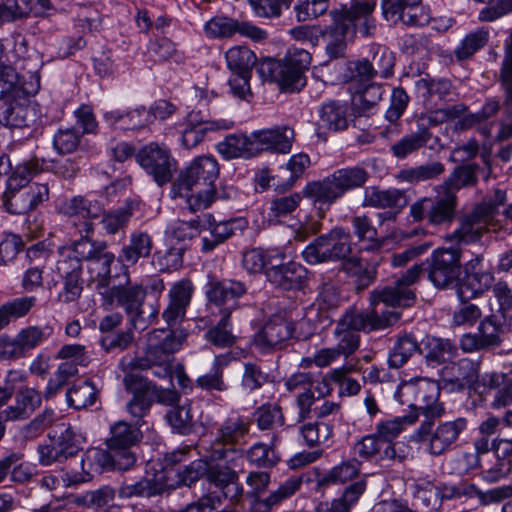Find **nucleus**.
Returning <instances> with one entry per match:
<instances>
[{
	"mask_svg": "<svg viewBox=\"0 0 512 512\" xmlns=\"http://www.w3.org/2000/svg\"><path fill=\"white\" fill-rule=\"evenodd\" d=\"M219 177V165L212 156L196 157L173 183V197L186 198L191 212L208 208L215 199V181Z\"/></svg>",
	"mask_w": 512,
	"mask_h": 512,
	"instance_id": "f257e3e1",
	"label": "nucleus"
},
{
	"mask_svg": "<svg viewBox=\"0 0 512 512\" xmlns=\"http://www.w3.org/2000/svg\"><path fill=\"white\" fill-rule=\"evenodd\" d=\"M370 310H347L338 320L333 335L336 341L335 349L340 356L348 357L354 354L360 345L358 332L382 330L392 326L400 319V313L392 310L379 311L371 306Z\"/></svg>",
	"mask_w": 512,
	"mask_h": 512,
	"instance_id": "f03ea898",
	"label": "nucleus"
},
{
	"mask_svg": "<svg viewBox=\"0 0 512 512\" xmlns=\"http://www.w3.org/2000/svg\"><path fill=\"white\" fill-rule=\"evenodd\" d=\"M444 414V405L428 410L426 417L421 420L419 427L411 435L412 442L423 444L426 451L434 457L442 456L452 450L468 425L464 417L440 421Z\"/></svg>",
	"mask_w": 512,
	"mask_h": 512,
	"instance_id": "7ed1b4c3",
	"label": "nucleus"
},
{
	"mask_svg": "<svg viewBox=\"0 0 512 512\" xmlns=\"http://www.w3.org/2000/svg\"><path fill=\"white\" fill-rule=\"evenodd\" d=\"M123 281L113 284L112 289L104 296L102 304L111 307L115 303L122 307L131 319L135 329L144 330L157 317L158 308L153 304H146V289L141 284L128 285L130 276L128 266L121 264Z\"/></svg>",
	"mask_w": 512,
	"mask_h": 512,
	"instance_id": "20e7f679",
	"label": "nucleus"
},
{
	"mask_svg": "<svg viewBox=\"0 0 512 512\" xmlns=\"http://www.w3.org/2000/svg\"><path fill=\"white\" fill-rule=\"evenodd\" d=\"M279 131L258 130L250 134L246 132L230 134L216 145V150L225 160L250 158L270 146L283 153L289 152L290 138L282 136Z\"/></svg>",
	"mask_w": 512,
	"mask_h": 512,
	"instance_id": "39448f33",
	"label": "nucleus"
},
{
	"mask_svg": "<svg viewBox=\"0 0 512 512\" xmlns=\"http://www.w3.org/2000/svg\"><path fill=\"white\" fill-rule=\"evenodd\" d=\"M49 444L37 447L38 461L42 466L63 463L83 450L85 437L69 423L61 422L49 434Z\"/></svg>",
	"mask_w": 512,
	"mask_h": 512,
	"instance_id": "423d86ee",
	"label": "nucleus"
},
{
	"mask_svg": "<svg viewBox=\"0 0 512 512\" xmlns=\"http://www.w3.org/2000/svg\"><path fill=\"white\" fill-rule=\"evenodd\" d=\"M352 252L351 235L343 227H334L329 232L314 238L301 252L309 265L337 262Z\"/></svg>",
	"mask_w": 512,
	"mask_h": 512,
	"instance_id": "0eeeda50",
	"label": "nucleus"
},
{
	"mask_svg": "<svg viewBox=\"0 0 512 512\" xmlns=\"http://www.w3.org/2000/svg\"><path fill=\"white\" fill-rule=\"evenodd\" d=\"M437 194L432 197H422L410 206V215L415 221L426 220L428 224L449 226L457 214L458 198L456 193L437 187Z\"/></svg>",
	"mask_w": 512,
	"mask_h": 512,
	"instance_id": "6e6552de",
	"label": "nucleus"
},
{
	"mask_svg": "<svg viewBox=\"0 0 512 512\" xmlns=\"http://www.w3.org/2000/svg\"><path fill=\"white\" fill-rule=\"evenodd\" d=\"M499 109V103L489 100L482 108L481 113H468V107L462 103L453 106L428 111L419 116L417 120L418 128H429L438 125H460V128H469L479 124L482 120L495 115Z\"/></svg>",
	"mask_w": 512,
	"mask_h": 512,
	"instance_id": "1a4fd4ad",
	"label": "nucleus"
},
{
	"mask_svg": "<svg viewBox=\"0 0 512 512\" xmlns=\"http://www.w3.org/2000/svg\"><path fill=\"white\" fill-rule=\"evenodd\" d=\"M426 271L425 264H414L393 285L375 289L370 294V306L377 308L380 303L391 307L407 308L414 305L416 295L410 288Z\"/></svg>",
	"mask_w": 512,
	"mask_h": 512,
	"instance_id": "9d476101",
	"label": "nucleus"
},
{
	"mask_svg": "<svg viewBox=\"0 0 512 512\" xmlns=\"http://www.w3.org/2000/svg\"><path fill=\"white\" fill-rule=\"evenodd\" d=\"M137 163L162 187L171 182L178 169V162L165 145L152 142L135 155Z\"/></svg>",
	"mask_w": 512,
	"mask_h": 512,
	"instance_id": "9b49d317",
	"label": "nucleus"
},
{
	"mask_svg": "<svg viewBox=\"0 0 512 512\" xmlns=\"http://www.w3.org/2000/svg\"><path fill=\"white\" fill-rule=\"evenodd\" d=\"M376 3L374 0H352L349 7L330 11L332 20L340 22L345 30L354 35L359 33L363 37H372L377 30L376 20L373 16Z\"/></svg>",
	"mask_w": 512,
	"mask_h": 512,
	"instance_id": "f8f14e48",
	"label": "nucleus"
},
{
	"mask_svg": "<svg viewBox=\"0 0 512 512\" xmlns=\"http://www.w3.org/2000/svg\"><path fill=\"white\" fill-rule=\"evenodd\" d=\"M428 279L439 289H445L459 280L461 274V250L438 248L426 260Z\"/></svg>",
	"mask_w": 512,
	"mask_h": 512,
	"instance_id": "ddd939ff",
	"label": "nucleus"
},
{
	"mask_svg": "<svg viewBox=\"0 0 512 512\" xmlns=\"http://www.w3.org/2000/svg\"><path fill=\"white\" fill-rule=\"evenodd\" d=\"M249 430L250 423L242 416L225 419L211 443L210 460H227L231 454L236 452L235 446L244 441Z\"/></svg>",
	"mask_w": 512,
	"mask_h": 512,
	"instance_id": "4468645a",
	"label": "nucleus"
},
{
	"mask_svg": "<svg viewBox=\"0 0 512 512\" xmlns=\"http://www.w3.org/2000/svg\"><path fill=\"white\" fill-rule=\"evenodd\" d=\"M487 208L474 207L459 219L458 227L445 236L447 242L456 245H469L481 241L484 233L490 231Z\"/></svg>",
	"mask_w": 512,
	"mask_h": 512,
	"instance_id": "2eb2a0df",
	"label": "nucleus"
},
{
	"mask_svg": "<svg viewBox=\"0 0 512 512\" xmlns=\"http://www.w3.org/2000/svg\"><path fill=\"white\" fill-rule=\"evenodd\" d=\"M311 62L309 52L302 48L289 49L280 61L278 85L282 91H299L305 85L304 72Z\"/></svg>",
	"mask_w": 512,
	"mask_h": 512,
	"instance_id": "dca6fc26",
	"label": "nucleus"
},
{
	"mask_svg": "<svg viewBox=\"0 0 512 512\" xmlns=\"http://www.w3.org/2000/svg\"><path fill=\"white\" fill-rule=\"evenodd\" d=\"M247 285L235 279L209 281L206 297L210 304L219 308L222 315H231L239 307L238 299L247 293Z\"/></svg>",
	"mask_w": 512,
	"mask_h": 512,
	"instance_id": "f3484780",
	"label": "nucleus"
},
{
	"mask_svg": "<svg viewBox=\"0 0 512 512\" xmlns=\"http://www.w3.org/2000/svg\"><path fill=\"white\" fill-rule=\"evenodd\" d=\"M116 262V256L113 252L105 249L91 262L87 264L88 283L93 286L95 291L103 299L112 289L114 282L120 278L117 272V266L112 267Z\"/></svg>",
	"mask_w": 512,
	"mask_h": 512,
	"instance_id": "a211bd4d",
	"label": "nucleus"
},
{
	"mask_svg": "<svg viewBox=\"0 0 512 512\" xmlns=\"http://www.w3.org/2000/svg\"><path fill=\"white\" fill-rule=\"evenodd\" d=\"M265 275L267 281L275 288L284 291L303 290L309 280L307 268L295 261L266 268Z\"/></svg>",
	"mask_w": 512,
	"mask_h": 512,
	"instance_id": "6ab92c4d",
	"label": "nucleus"
},
{
	"mask_svg": "<svg viewBox=\"0 0 512 512\" xmlns=\"http://www.w3.org/2000/svg\"><path fill=\"white\" fill-rule=\"evenodd\" d=\"M204 31L210 38H229L239 33L255 41L268 37L265 30L248 22H239L227 16H215L204 25Z\"/></svg>",
	"mask_w": 512,
	"mask_h": 512,
	"instance_id": "aec40b11",
	"label": "nucleus"
},
{
	"mask_svg": "<svg viewBox=\"0 0 512 512\" xmlns=\"http://www.w3.org/2000/svg\"><path fill=\"white\" fill-rule=\"evenodd\" d=\"M352 119L354 128L371 125L368 121L382 98L383 87L376 83L356 87L352 92Z\"/></svg>",
	"mask_w": 512,
	"mask_h": 512,
	"instance_id": "412c9836",
	"label": "nucleus"
},
{
	"mask_svg": "<svg viewBox=\"0 0 512 512\" xmlns=\"http://www.w3.org/2000/svg\"><path fill=\"white\" fill-rule=\"evenodd\" d=\"M123 384L132 398L126 404V410L130 416L136 419V425L139 424L149 412L153 404V398L150 395L149 380L146 377L136 375H124Z\"/></svg>",
	"mask_w": 512,
	"mask_h": 512,
	"instance_id": "4be33fe9",
	"label": "nucleus"
},
{
	"mask_svg": "<svg viewBox=\"0 0 512 512\" xmlns=\"http://www.w3.org/2000/svg\"><path fill=\"white\" fill-rule=\"evenodd\" d=\"M49 198V188L46 184L32 183L15 193L3 194V206L10 214L21 215L34 210L39 204Z\"/></svg>",
	"mask_w": 512,
	"mask_h": 512,
	"instance_id": "5701e85b",
	"label": "nucleus"
},
{
	"mask_svg": "<svg viewBox=\"0 0 512 512\" xmlns=\"http://www.w3.org/2000/svg\"><path fill=\"white\" fill-rule=\"evenodd\" d=\"M80 238L74 240L70 246L64 247L70 251L79 261H86L87 264L97 257L102 251L108 248L104 240H93L91 235L94 233V224L91 221L83 220L79 224L73 222Z\"/></svg>",
	"mask_w": 512,
	"mask_h": 512,
	"instance_id": "b1692460",
	"label": "nucleus"
},
{
	"mask_svg": "<svg viewBox=\"0 0 512 512\" xmlns=\"http://www.w3.org/2000/svg\"><path fill=\"white\" fill-rule=\"evenodd\" d=\"M193 291L194 286L189 279H181L171 286L168 293L169 303L162 314L169 326L176 325L185 319Z\"/></svg>",
	"mask_w": 512,
	"mask_h": 512,
	"instance_id": "393cba45",
	"label": "nucleus"
},
{
	"mask_svg": "<svg viewBox=\"0 0 512 512\" xmlns=\"http://www.w3.org/2000/svg\"><path fill=\"white\" fill-rule=\"evenodd\" d=\"M53 333L49 325H31L21 329L15 337L6 334V342L13 359L20 358L25 353L35 349L45 342Z\"/></svg>",
	"mask_w": 512,
	"mask_h": 512,
	"instance_id": "a878e982",
	"label": "nucleus"
},
{
	"mask_svg": "<svg viewBox=\"0 0 512 512\" xmlns=\"http://www.w3.org/2000/svg\"><path fill=\"white\" fill-rule=\"evenodd\" d=\"M501 327L495 316H487L479 325L477 333L464 334L460 339V347L464 352H474L498 346Z\"/></svg>",
	"mask_w": 512,
	"mask_h": 512,
	"instance_id": "bb28decb",
	"label": "nucleus"
},
{
	"mask_svg": "<svg viewBox=\"0 0 512 512\" xmlns=\"http://www.w3.org/2000/svg\"><path fill=\"white\" fill-rule=\"evenodd\" d=\"M106 451L100 448H92L86 452V464L95 465L99 473L104 470L127 471L134 467L137 458L133 452ZM92 467H90L91 469Z\"/></svg>",
	"mask_w": 512,
	"mask_h": 512,
	"instance_id": "cd10ccee",
	"label": "nucleus"
},
{
	"mask_svg": "<svg viewBox=\"0 0 512 512\" xmlns=\"http://www.w3.org/2000/svg\"><path fill=\"white\" fill-rule=\"evenodd\" d=\"M422 336L415 331H402L395 336L388 354L390 368L403 367L415 354L421 355Z\"/></svg>",
	"mask_w": 512,
	"mask_h": 512,
	"instance_id": "c85d7f7f",
	"label": "nucleus"
},
{
	"mask_svg": "<svg viewBox=\"0 0 512 512\" xmlns=\"http://www.w3.org/2000/svg\"><path fill=\"white\" fill-rule=\"evenodd\" d=\"M293 329L286 320L280 317L270 319L255 335V345L262 351L281 349L285 341L292 336Z\"/></svg>",
	"mask_w": 512,
	"mask_h": 512,
	"instance_id": "c756f323",
	"label": "nucleus"
},
{
	"mask_svg": "<svg viewBox=\"0 0 512 512\" xmlns=\"http://www.w3.org/2000/svg\"><path fill=\"white\" fill-rule=\"evenodd\" d=\"M440 375L442 381L451 384L453 389L462 390L477 382L479 362L469 358L449 362L442 368Z\"/></svg>",
	"mask_w": 512,
	"mask_h": 512,
	"instance_id": "7c9ffc66",
	"label": "nucleus"
},
{
	"mask_svg": "<svg viewBox=\"0 0 512 512\" xmlns=\"http://www.w3.org/2000/svg\"><path fill=\"white\" fill-rule=\"evenodd\" d=\"M168 490L167 484L161 478L140 477L137 480L124 478L117 493L121 499L151 498L162 495Z\"/></svg>",
	"mask_w": 512,
	"mask_h": 512,
	"instance_id": "2f4dec72",
	"label": "nucleus"
},
{
	"mask_svg": "<svg viewBox=\"0 0 512 512\" xmlns=\"http://www.w3.org/2000/svg\"><path fill=\"white\" fill-rule=\"evenodd\" d=\"M153 237L146 231L130 233L128 242L120 250L119 261L125 265H136L140 259H148L153 252Z\"/></svg>",
	"mask_w": 512,
	"mask_h": 512,
	"instance_id": "473e14b6",
	"label": "nucleus"
},
{
	"mask_svg": "<svg viewBox=\"0 0 512 512\" xmlns=\"http://www.w3.org/2000/svg\"><path fill=\"white\" fill-rule=\"evenodd\" d=\"M457 346L449 339L426 335L422 337L421 355L427 365L436 367L457 355Z\"/></svg>",
	"mask_w": 512,
	"mask_h": 512,
	"instance_id": "72a5a7b5",
	"label": "nucleus"
},
{
	"mask_svg": "<svg viewBox=\"0 0 512 512\" xmlns=\"http://www.w3.org/2000/svg\"><path fill=\"white\" fill-rule=\"evenodd\" d=\"M186 338L187 332L183 328L154 330L149 334L148 346L157 356H167L172 359V355L182 347Z\"/></svg>",
	"mask_w": 512,
	"mask_h": 512,
	"instance_id": "f704fd0d",
	"label": "nucleus"
},
{
	"mask_svg": "<svg viewBox=\"0 0 512 512\" xmlns=\"http://www.w3.org/2000/svg\"><path fill=\"white\" fill-rule=\"evenodd\" d=\"M355 454L361 459L370 460L378 456L380 460H397L402 462L404 456L397 454L395 444H387L377 434L364 436L354 446Z\"/></svg>",
	"mask_w": 512,
	"mask_h": 512,
	"instance_id": "c9c22d12",
	"label": "nucleus"
},
{
	"mask_svg": "<svg viewBox=\"0 0 512 512\" xmlns=\"http://www.w3.org/2000/svg\"><path fill=\"white\" fill-rule=\"evenodd\" d=\"M318 117L319 128H348L350 125L354 127L352 108L349 112L347 104L337 100L323 103L318 108Z\"/></svg>",
	"mask_w": 512,
	"mask_h": 512,
	"instance_id": "e433bc0d",
	"label": "nucleus"
},
{
	"mask_svg": "<svg viewBox=\"0 0 512 512\" xmlns=\"http://www.w3.org/2000/svg\"><path fill=\"white\" fill-rule=\"evenodd\" d=\"M301 485L302 479L293 476L280 484L276 490L271 491L266 498L252 497L250 512H271L275 506L294 495Z\"/></svg>",
	"mask_w": 512,
	"mask_h": 512,
	"instance_id": "4c0bfd02",
	"label": "nucleus"
},
{
	"mask_svg": "<svg viewBox=\"0 0 512 512\" xmlns=\"http://www.w3.org/2000/svg\"><path fill=\"white\" fill-rule=\"evenodd\" d=\"M14 394V404L3 409L12 422L28 419L41 405V395L34 388L22 387Z\"/></svg>",
	"mask_w": 512,
	"mask_h": 512,
	"instance_id": "58836bf2",
	"label": "nucleus"
},
{
	"mask_svg": "<svg viewBox=\"0 0 512 512\" xmlns=\"http://www.w3.org/2000/svg\"><path fill=\"white\" fill-rule=\"evenodd\" d=\"M494 281V276L488 271L466 273L456 282V295L460 302L469 301L488 290Z\"/></svg>",
	"mask_w": 512,
	"mask_h": 512,
	"instance_id": "ea45409f",
	"label": "nucleus"
},
{
	"mask_svg": "<svg viewBox=\"0 0 512 512\" xmlns=\"http://www.w3.org/2000/svg\"><path fill=\"white\" fill-rule=\"evenodd\" d=\"M451 496L476 498L480 505L487 506L512 497V485H503L487 491H482L474 484H464L460 487L452 488Z\"/></svg>",
	"mask_w": 512,
	"mask_h": 512,
	"instance_id": "a19ab883",
	"label": "nucleus"
},
{
	"mask_svg": "<svg viewBox=\"0 0 512 512\" xmlns=\"http://www.w3.org/2000/svg\"><path fill=\"white\" fill-rule=\"evenodd\" d=\"M302 194L314 204H320L327 208L342 197L331 174L322 180L308 182L303 188Z\"/></svg>",
	"mask_w": 512,
	"mask_h": 512,
	"instance_id": "79ce46f5",
	"label": "nucleus"
},
{
	"mask_svg": "<svg viewBox=\"0 0 512 512\" xmlns=\"http://www.w3.org/2000/svg\"><path fill=\"white\" fill-rule=\"evenodd\" d=\"M142 438L141 431L125 421H118L110 428V438L107 440V446L110 450L123 452H132L131 447L140 442Z\"/></svg>",
	"mask_w": 512,
	"mask_h": 512,
	"instance_id": "37998d69",
	"label": "nucleus"
},
{
	"mask_svg": "<svg viewBox=\"0 0 512 512\" xmlns=\"http://www.w3.org/2000/svg\"><path fill=\"white\" fill-rule=\"evenodd\" d=\"M34 91L21 84L16 70L0 62V99L16 101L26 98Z\"/></svg>",
	"mask_w": 512,
	"mask_h": 512,
	"instance_id": "c03bdc74",
	"label": "nucleus"
},
{
	"mask_svg": "<svg viewBox=\"0 0 512 512\" xmlns=\"http://www.w3.org/2000/svg\"><path fill=\"white\" fill-rule=\"evenodd\" d=\"M361 469V463L353 458L334 466L328 472L318 476L317 486L320 488L335 484H344L356 478Z\"/></svg>",
	"mask_w": 512,
	"mask_h": 512,
	"instance_id": "a18cd8bd",
	"label": "nucleus"
},
{
	"mask_svg": "<svg viewBox=\"0 0 512 512\" xmlns=\"http://www.w3.org/2000/svg\"><path fill=\"white\" fill-rule=\"evenodd\" d=\"M63 213L70 218L81 216L84 220L91 221L101 216L102 204L87 196H74L63 203Z\"/></svg>",
	"mask_w": 512,
	"mask_h": 512,
	"instance_id": "49530a36",
	"label": "nucleus"
},
{
	"mask_svg": "<svg viewBox=\"0 0 512 512\" xmlns=\"http://www.w3.org/2000/svg\"><path fill=\"white\" fill-rule=\"evenodd\" d=\"M482 168L476 163H464L457 166L441 184V188L456 193L462 188L473 187L478 183V174Z\"/></svg>",
	"mask_w": 512,
	"mask_h": 512,
	"instance_id": "de8ad7c7",
	"label": "nucleus"
},
{
	"mask_svg": "<svg viewBox=\"0 0 512 512\" xmlns=\"http://www.w3.org/2000/svg\"><path fill=\"white\" fill-rule=\"evenodd\" d=\"M280 442L278 434H273L270 444L256 442L246 451L249 463L260 468H272L280 461L278 452L274 446Z\"/></svg>",
	"mask_w": 512,
	"mask_h": 512,
	"instance_id": "09e8293b",
	"label": "nucleus"
},
{
	"mask_svg": "<svg viewBox=\"0 0 512 512\" xmlns=\"http://www.w3.org/2000/svg\"><path fill=\"white\" fill-rule=\"evenodd\" d=\"M364 205L375 208H402L406 205L405 195L398 189L379 190L376 187L365 189Z\"/></svg>",
	"mask_w": 512,
	"mask_h": 512,
	"instance_id": "8fccbe9b",
	"label": "nucleus"
},
{
	"mask_svg": "<svg viewBox=\"0 0 512 512\" xmlns=\"http://www.w3.org/2000/svg\"><path fill=\"white\" fill-rule=\"evenodd\" d=\"M42 170V165L38 159H31L18 165L11 176L7 179L6 190L3 194L15 193L23 188L30 186L33 176Z\"/></svg>",
	"mask_w": 512,
	"mask_h": 512,
	"instance_id": "3c124183",
	"label": "nucleus"
},
{
	"mask_svg": "<svg viewBox=\"0 0 512 512\" xmlns=\"http://www.w3.org/2000/svg\"><path fill=\"white\" fill-rule=\"evenodd\" d=\"M415 384L417 409L423 418L428 414V410L438 405H444L439 402L440 386L438 382L429 379H419L415 381Z\"/></svg>",
	"mask_w": 512,
	"mask_h": 512,
	"instance_id": "603ef678",
	"label": "nucleus"
},
{
	"mask_svg": "<svg viewBox=\"0 0 512 512\" xmlns=\"http://www.w3.org/2000/svg\"><path fill=\"white\" fill-rule=\"evenodd\" d=\"M252 416L260 431H273L285 424L282 408L276 403L262 404L255 409Z\"/></svg>",
	"mask_w": 512,
	"mask_h": 512,
	"instance_id": "864d4df0",
	"label": "nucleus"
},
{
	"mask_svg": "<svg viewBox=\"0 0 512 512\" xmlns=\"http://www.w3.org/2000/svg\"><path fill=\"white\" fill-rule=\"evenodd\" d=\"M341 261V269L349 276L355 277V286L357 290H364L373 283L376 277L374 268L363 264L359 257H345Z\"/></svg>",
	"mask_w": 512,
	"mask_h": 512,
	"instance_id": "5fc2aeb1",
	"label": "nucleus"
},
{
	"mask_svg": "<svg viewBox=\"0 0 512 512\" xmlns=\"http://www.w3.org/2000/svg\"><path fill=\"white\" fill-rule=\"evenodd\" d=\"M416 89L424 98L436 96L440 100H452L456 95L454 86L446 78H420L416 81Z\"/></svg>",
	"mask_w": 512,
	"mask_h": 512,
	"instance_id": "6e6d98bb",
	"label": "nucleus"
},
{
	"mask_svg": "<svg viewBox=\"0 0 512 512\" xmlns=\"http://www.w3.org/2000/svg\"><path fill=\"white\" fill-rule=\"evenodd\" d=\"M186 251L184 243H170L164 250H157L153 253L152 263L159 271L178 270L183 265V255Z\"/></svg>",
	"mask_w": 512,
	"mask_h": 512,
	"instance_id": "4d7b16f0",
	"label": "nucleus"
},
{
	"mask_svg": "<svg viewBox=\"0 0 512 512\" xmlns=\"http://www.w3.org/2000/svg\"><path fill=\"white\" fill-rule=\"evenodd\" d=\"M331 176L341 196L347 191L362 187L368 179L367 171L360 167L338 169Z\"/></svg>",
	"mask_w": 512,
	"mask_h": 512,
	"instance_id": "13d9d810",
	"label": "nucleus"
},
{
	"mask_svg": "<svg viewBox=\"0 0 512 512\" xmlns=\"http://www.w3.org/2000/svg\"><path fill=\"white\" fill-rule=\"evenodd\" d=\"M226 62L232 73L251 74L256 65L257 58L252 50L246 46H235L226 52Z\"/></svg>",
	"mask_w": 512,
	"mask_h": 512,
	"instance_id": "bf43d9fd",
	"label": "nucleus"
},
{
	"mask_svg": "<svg viewBox=\"0 0 512 512\" xmlns=\"http://www.w3.org/2000/svg\"><path fill=\"white\" fill-rule=\"evenodd\" d=\"M96 397L97 389L89 380L75 383L66 392L67 403L76 410L84 409L93 405Z\"/></svg>",
	"mask_w": 512,
	"mask_h": 512,
	"instance_id": "052dcab7",
	"label": "nucleus"
},
{
	"mask_svg": "<svg viewBox=\"0 0 512 512\" xmlns=\"http://www.w3.org/2000/svg\"><path fill=\"white\" fill-rule=\"evenodd\" d=\"M349 33L338 21L332 23L322 32L323 41L326 43V52L330 58L336 59L344 55L346 49V36Z\"/></svg>",
	"mask_w": 512,
	"mask_h": 512,
	"instance_id": "680f3d73",
	"label": "nucleus"
},
{
	"mask_svg": "<svg viewBox=\"0 0 512 512\" xmlns=\"http://www.w3.org/2000/svg\"><path fill=\"white\" fill-rule=\"evenodd\" d=\"M375 69L368 59L349 62L346 75L347 81L350 83L349 91L352 92L356 87L373 83L376 77Z\"/></svg>",
	"mask_w": 512,
	"mask_h": 512,
	"instance_id": "e2e57ef3",
	"label": "nucleus"
},
{
	"mask_svg": "<svg viewBox=\"0 0 512 512\" xmlns=\"http://www.w3.org/2000/svg\"><path fill=\"white\" fill-rule=\"evenodd\" d=\"M333 431L334 425L332 423L321 420L303 424L299 429L304 443L309 447L326 442L333 435Z\"/></svg>",
	"mask_w": 512,
	"mask_h": 512,
	"instance_id": "0e129e2a",
	"label": "nucleus"
},
{
	"mask_svg": "<svg viewBox=\"0 0 512 512\" xmlns=\"http://www.w3.org/2000/svg\"><path fill=\"white\" fill-rule=\"evenodd\" d=\"M418 419V413L410 411L408 414L392 420L380 422L376 428L377 436L387 444H394L393 440L402 432L405 425H412Z\"/></svg>",
	"mask_w": 512,
	"mask_h": 512,
	"instance_id": "69168bd1",
	"label": "nucleus"
},
{
	"mask_svg": "<svg viewBox=\"0 0 512 512\" xmlns=\"http://www.w3.org/2000/svg\"><path fill=\"white\" fill-rule=\"evenodd\" d=\"M511 467L510 458L490 454L481 463V475L489 483L498 482L511 472Z\"/></svg>",
	"mask_w": 512,
	"mask_h": 512,
	"instance_id": "338daca9",
	"label": "nucleus"
},
{
	"mask_svg": "<svg viewBox=\"0 0 512 512\" xmlns=\"http://www.w3.org/2000/svg\"><path fill=\"white\" fill-rule=\"evenodd\" d=\"M429 130H418L408 134L391 146L393 155L399 159L407 157L409 154L425 146L430 139Z\"/></svg>",
	"mask_w": 512,
	"mask_h": 512,
	"instance_id": "774afa93",
	"label": "nucleus"
}]
</instances>
